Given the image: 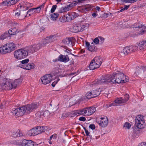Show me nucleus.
Segmentation results:
<instances>
[{
  "label": "nucleus",
  "mask_w": 146,
  "mask_h": 146,
  "mask_svg": "<svg viewBox=\"0 0 146 146\" xmlns=\"http://www.w3.org/2000/svg\"><path fill=\"white\" fill-rule=\"evenodd\" d=\"M129 81L128 78L125 76L123 73L118 72L117 73L113 74L112 75H106L102 76L100 80H98L96 83L92 84V87L96 86L97 84L106 83L108 84L123 83Z\"/></svg>",
  "instance_id": "nucleus-1"
},
{
  "label": "nucleus",
  "mask_w": 146,
  "mask_h": 146,
  "mask_svg": "<svg viewBox=\"0 0 146 146\" xmlns=\"http://www.w3.org/2000/svg\"><path fill=\"white\" fill-rule=\"evenodd\" d=\"M41 47L40 44H34L25 48L18 49L14 52V57L18 60L25 58L29 54H33L37 51Z\"/></svg>",
  "instance_id": "nucleus-2"
},
{
  "label": "nucleus",
  "mask_w": 146,
  "mask_h": 146,
  "mask_svg": "<svg viewBox=\"0 0 146 146\" xmlns=\"http://www.w3.org/2000/svg\"><path fill=\"white\" fill-rule=\"evenodd\" d=\"M22 81L21 78L16 79L14 80L9 78L4 79L3 82L0 84V91L16 88Z\"/></svg>",
  "instance_id": "nucleus-3"
},
{
  "label": "nucleus",
  "mask_w": 146,
  "mask_h": 146,
  "mask_svg": "<svg viewBox=\"0 0 146 146\" xmlns=\"http://www.w3.org/2000/svg\"><path fill=\"white\" fill-rule=\"evenodd\" d=\"M102 63V59L99 57H96L91 62L89 68L90 70H94L98 68Z\"/></svg>",
  "instance_id": "nucleus-4"
},
{
  "label": "nucleus",
  "mask_w": 146,
  "mask_h": 146,
  "mask_svg": "<svg viewBox=\"0 0 146 146\" xmlns=\"http://www.w3.org/2000/svg\"><path fill=\"white\" fill-rule=\"evenodd\" d=\"M137 49V47L135 46H131L125 47L123 51L119 53V55L122 57H124L128 54Z\"/></svg>",
  "instance_id": "nucleus-5"
},
{
  "label": "nucleus",
  "mask_w": 146,
  "mask_h": 146,
  "mask_svg": "<svg viewBox=\"0 0 146 146\" xmlns=\"http://www.w3.org/2000/svg\"><path fill=\"white\" fill-rule=\"evenodd\" d=\"M136 24V26H134V27L135 28L136 30L137 31L136 33L137 35H142L144 34L146 32L145 26L140 23H138Z\"/></svg>",
  "instance_id": "nucleus-6"
},
{
  "label": "nucleus",
  "mask_w": 146,
  "mask_h": 146,
  "mask_svg": "<svg viewBox=\"0 0 146 146\" xmlns=\"http://www.w3.org/2000/svg\"><path fill=\"white\" fill-rule=\"evenodd\" d=\"M24 107H22L16 109L12 111V113L15 117H19L23 115L25 112Z\"/></svg>",
  "instance_id": "nucleus-7"
},
{
  "label": "nucleus",
  "mask_w": 146,
  "mask_h": 146,
  "mask_svg": "<svg viewBox=\"0 0 146 146\" xmlns=\"http://www.w3.org/2000/svg\"><path fill=\"white\" fill-rule=\"evenodd\" d=\"M38 106V104L36 103L32 104H28L24 106L25 108V112L29 113L31 112L33 110L36 109Z\"/></svg>",
  "instance_id": "nucleus-8"
},
{
  "label": "nucleus",
  "mask_w": 146,
  "mask_h": 146,
  "mask_svg": "<svg viewBox=\"0 0 146 146\" xmlns=\"http://www.w3.org/2000/svg\"><path fill=\"white\" fill-rule=\"evenodd\" d=\"M40 79L42 83L46 85L48 84L52 81V76L50 74H47L42 77Z\"/></svg>",
  "instance_id": "nucleus-9"
},
{
  "label": "nucleus",
  "mask_w": 146,
  "mask_h": 146,
  "mask_svg": "<svg viewBox=\"0 0 146 146\" xmlns=\"http://www.w3.org/2000/svg\"><path fill=\"white\" fill-rule=\"evenodd\" d=\"M69 60V58L68 56L61 54L57 58L53 59L52 61L54 62L59 61L66 63Z\"/></svg>",
  "instance_id": "nucleus-10"
},
{
  "label": "nucleus",
  "mask_w": 146,
  "mask_h": 146,
  "mask_svg": "<svg viewBox=\"0 0 146 146\" xmlns=\"http://www.w3.org/2000/svg\"><path fill=\"white\" fill-rule=\"evenodd\" d=\"M22 146H38V144L30 140H23L21 143Z\"/></svg>",
  "instance_id": "nucleus-11"
},
{
  "label": "nucleus",
  "mask_w": 146,
  "mask_h": 146,
  "mask_svg": "<svg viewBox=\"0 0 146 146\" xmlns=\"http://www.w3.org/2000/svg\"><path fill=\"white\" fill-rule=\"evenodd\" d=\"M85 112H86V111H85V108H84L81 110L72 111L71 113V116L74 117L76 115H80L86 116Z\"/></svg>",
  "instance_id": "nucleus-12"
},
{
  "label": "nucleus",
  "mask_w": 146,
  "mask_h": 146,
  "mask_svg": "<svg viewBox=\"0 0 146 146\" xmlns=\"http://www.w3.org/2000/svg\"><path fill=\"white\" fill-rule=\"evenodd\" d=\"M92 7V6L91 5L86 4L82 6L79 7L78 10L80 12L82 13H86L91 9Z\"/></svg>",
  "instance_id": "nucleus-13"
},
{
  "label": "nucleus",
  "mask_w": 146,
  "mask_h": 146,
  "mask_svg": "<svg viewBox=\"0 0 146 146\" xmlns=\"http://www.w3.org/2000/svg\"><path fill=\"white\" fill-rule=\"evenodd\" d=\"M5 45L8 53L11 52L15 49V45L13 42H8Z\"/></svg>",
  "instance_id": "nucleus-14"
},
{
  "label": "nucleus",
  "mask_w": 146,
  "mask_h": 146,
  "mask_svg": "<svg viewBox=\"0 0 146 146\" xmlns=\"http://www.w3.org/2000/svg\"><path fill=\"white\" fill-rule=\"evenodd\" d=\"M108 123V120L106 116H103L100 118L99 122L100 125L102 127L106 126Z\"/></svg>",
  "instance_id": "nucleus-15"
},
{
  "label": "nucleus",
  "mask_w": 146,
  "mask_h": 146,
  "mask_svg": "<svg viewBox=\"0 0 146 146\" xmlns=\"http://www.w3.org/2000/svg\"><path fill=\"white\" fill-rule=\"evenodd\" d=\"M72 31L74 33L81 32V23L77 22L74 24L72 28Z\"/></svg>",
  "instance_id": "nucleus-16"
},
{
  "label": "nucleus",
  "mask_w": 146,
  "mask_h": 146,
  "mask_svg": "<svg viewBox=\"0 0 146 146\" xmlns=\"http://www.w3.org/2000/svg\"><path fill=\"white\" fill-rule=\"evenodd\" d=\"M86 46L88 50L91 52H94L96 50V47L95 45V44L93 42L90 44L88 42H86Z\"/></svg>",
  "instance_id": "nucleus-17"
},
{
  "label": "nucleus",
  "mask_w": 146,
  "mask_h": 146,
  "mask_svg": "<svg viewBox=\"0 0 146 146\" xmlns=\"http://www.w3.org/2000/svg\"><path fill=\"white\" fill-rule=\"evenodd\" d=\"M124 103L123 99L121 98H117L114 102L112 103L111 104L109 105L110 107L112 106H117L119 104Z\"/></svg>",
  "instance_id": "nucleus-18"
},
{
  "label": "nucleus",
  "mask_w": 146,
  "mask_h": 146,
  "mask_svg": "<svg viewBox=\"0 0 146 146\" xmlns=\"http://www.w3.org/2000/svg\"><path fill=\"white\" fill-rule=\"evenodd\" d=\"M36 67L35 65L33 63H28L25 65H23L21 68L26 70H30L35 68Z\"/></svg>",
  "instance_id": "nucleus-19"
},
{
  "label": "nucleus",
  "mask_w": 146,
  "mask_h": 146,
  "mask_svg": "<svg viewBox=\"0 0 146 146\" xmlns=\"http://www.w3.org/2000/svg\"><path fill=\"white\" fill-rule=\"evenodd\" d=\"M74 39V38L72 37L66 38L62 40V42L65 44L67 45L68 46H70V45L72 42L73 40Z\"/></svg>",
  "instance_id": "nucleus-20"
},
{
  "label": "nucleus",
  "mask_w": 146,
  "mask_h": 146,
  "mask_svg": "<svg viewBox=\"0 0 146 146\" xmlns=\"http://www.w3.org/2000/svg\"><path fill=\"white\" fill-rule=\"evenodd\" d=\"M54 40V37L53 36H50L46 37L44 40V44L49 43L51 42Z\"/></svg>",
  "instance_id": "nucleus-21"
},
{
  "label": "nucleus",
  "mask_w": 146,
  "mask_h": 146,
  "mask_svg": "<svg viewBox=\"0 0 146 146\" xmlns=\"http://www.w3.org/2000/svg\"><path fill=\"white\" fill-rule=\"evenodd\" d=\"M72 20L70 15H69V13H68V14L65 16L62 17V19H61V21L63 22H65Z\"/></svg>",
  "instance_id": "nucleus-22"
},
{
  "label": "nucleus",
  "mask_w": 146,
  "mask_h": 146,
  "mask_svg": "<svg viewBox=\"0 0 146 146\" xmlns=\"http://www.w3.org/2000/svg\"><path fill=\"white\" fill-rule=\"evenodd\" d=\"M28 134L31 136H34L38 135L36 127L35 128H33L29 130L28 132Z\"/></svg>",
  "instance_id": "nucleus-23"
},
{
  "label": "nucleus",
  "mask_w": 146,
  "mask_h": 146,
  "mask_svg": "<svg viewBox=\"0 0 146 146\" xmlns=\"http://www.w3.org/2000/svg\"><path fill=\"white\" fill-rule=\"evenodd\" d=\"M90 26V24L88 23H81V31L82 32L88 29Z\"/></svg>",
  "instance_id": "nucleus-24"
},
{
  "label": "nucleus",
  "mask_w": 146,
  "mask_h": 146,
  "mask_svg": "<svg viewBox=\"0 0 146 146\" xmlns=\"http://www.w3.org/2000/svg\"><path fill=\"white\" fill-rule=\"evenodd\" d=\"M8 53L5 44L0 47V53L2 54H5Z\"/></svg>",
  "instance_id": "nucleus-25"
},
{
  "label": "nucleus",
  "mask_w": 146,
  "mask_h": 146,
  "mask_svg": "<svg viewBox=\"0 0 146 146\" xmlns=\"http://www.w3.org/2000/svg\"><path fill=\"white\" fill-rule=\"evenodd\" d=\"M145 121L135 122V124L136 127L139 129H142L144 127Z\"/></svg>",
  "instance_id": "nucleus-26"
},
{
  "label": "nucleus",
  "mask_w": 146,
  "mask_h": 146,
  "mask_svg": "<svg viewBox=\"0 0 146 146\" xmlns=\"http://www.w3.org/2000/svg\"><path fill=\"white\" fill-rule=\"evenodd\" d=\"M17 30L16 28H11L8 31V34L11 35H14L17 34Z\"/></svg>",
  "instance_id": "nucleus-27"
},
{
  "label": "nucleus",
  "mask_w": 146,
  "mask_h": 146,
  "mask_svg": "<svg viewBox=\"0 0 146 146\" xmlns=\"http://www.w3.org/2000/svg\"><path fill=\"white\" fill-rule=\"evenodd\" d=\"M78 2L76 0L73 1L72 3L70 4L69 5H67L66 6L67 8H68V11L70 10L74 7L76 5L78 4Z\"/></svg>",
  "instance_id": "nucleus-28"
},
{
  "label": "nucleus",
  "mask_w": 146,
  "mask_h": 146,
  "mask_svg": "<svg viewBox=\"0 0 146 146\" xmlns=\"http://www.w3.org/2000/svg\"><path fill=\"white\" fill-rule=\"evenodd\" d=\"M139 46L140 50H143L145 47L146 46V41L143 40L139 42Z\"/></svg>",
  "instance_id": "nucleus-29"
},
{
  "label": "nucleus",
  "mask_w": 146,
  "mask_h": 146,
  "mask_svg": "<svg viewBox=\"0 0 146 146\" xmlns=\"http://www.w3.org/2000/svg\"><path fill=\"white\" fill-rule=\"evenodd\" d=\"M36 128L38 134L44 132L46 130L45 127L43 126H37Z\"/></svg>",
  "instance_id": "nucleus-30"
},
{
  "label": "nucleus",
  "mask_w": 146,
  "mask_h": 146,
  "mask_svg": "<svg viewBox=\"0 0 146 146\" xmlns=\"http://www.w3.org/2000/svg\"><path fill=\"white\" fill-rule=\"evenodd\" d=\"M92 94H95L96 96H94V98L96 97L99 96L100 94V88L97 89H94V90H92Z\"/></svg>",
  "instance_id": "nucleus-31"
},
{
  "label": "nucleus",
  "mask_w": 146,
  "mask_h": 146,
  "mask_svg": "<svg viewBox=\"0 0 146 146\" xmlns=\"http://www.w3.org/2000/svg\"><path fill=\"white\" fill-rule=\"evenodd\" d=\"M89 111V114L90 115L94 113L96 111V108L94 107H90L89 108H87Z\"/></svg>",
  "instance_id": "nucleus-32"
},
{
  "label": "nucleus",
  "mask_w": 146,
  "mask_h": 146,
  "mask_svg": "<svg viewBox=\"0 0 146 146\" xmlns=\"http://www.w3.org/2000/svg\"><path fill=\"white\" fill-rule=\"evenodd\" d=\"M145 121L143 116L141 115H138L136 117L135 122Z\"/></svg>",
  "instance_id": "nucleus-33"
},
{
  "label": "nucleus",
  "mask_w": 146,
  "mask_h": 146,
  "mask_svg": "<svg viewBox=\"0 0 146 146\" xmlns=\"http://www.w3.org/2000/svg\"><path fill=\"white\" fill-rule=\"evenodd\" d=\"M96 96L95 94H92V90L90 91L87 92L86 95V96L87 98H94V96Z\"/></svg>",
  "instance_id": "nucleus-34"
},
{
  "label": "nucleus",
  "mask_w": 146,
  "mask_h": 146,
  "mask_svg": "<svg viewBox=\"0 0 146 146\" xmlns=\"http://www.w3.org/2000/svg\"><path fill=\"white\" fill-rule=\"evenodd\" d=\"M58 15V14L57 13L52 14L51 15L50 19L53 21H55L57 19Z\"/></svg>",
  "instance_id": "nucleus-35"
},
{
  "label": "nucleus",
  "mask_w": 146,
  "mask_h": 146,
  "mask_svg": "<svg viewBox=\"0 0 146 146\" xmlns=\"http://www.w3.org/2000/svg\"><path fill=\"white\" fill-rule=\"evenodd\" d=\"M68 13L72 20H73L75 18L78 16V14L75 12H69Z\"/></svg>",
  "instance_id": "nucleus-36"
},
{
  "label": "nucleus",
  "mask_w": 146,
  "mask_h": 146,
  "mask_svg": "<svg viewBox=\"0 0 146 146\" xmlns=\"http://www.w3.org/2000/svg\"><path fill=\"white\" fill-rule=\"evenodd\" d=\"M8 36V33L7 32L4 33L0 36V40H3Z\"/></svg>",
  "instance_id": "nucleus-37"
},
{
  "label": "nucleus",
  "mask_w": 146,
  "mask_h": 146,
  "mask_svg": "<svg viewBox=\"0 0 146 146\" xmlns=\"http://www.w3.org/2000/svg\"><path fill=\"white\" fill-rule=\"evenodd\" d=\"M68 11H69L68 8H67L66 6L65 7H62L60 8L59 11V12L60 13H62Z\"/></svg>",
  "instance_id": "nucleus-38"
},
{
  "label": "nucleus",
  "mask_w": 146,
  "mask_h": 146,
  "mask_svg": "<svg viewBox=\"0 0 146 146\" xmlns=\"http://www.w3.org/2000/svg\"><path fill=\"white\" fill-rule=\"evenodd\" d=\"M29 61V60L28 59H25L22 60L21 62V64H20V67H22L23 65H25L27 64V63H28Z\"/></svg>",
  "instance_id": "nucleus-39"
},
{
  "label": "nucleus",
  "mask_w": 146,
  "mask_h": 146,
  "mask_svg": "<svg viewBox=\"0 0 146 146\" xmlns=\"http://www.w3.org/2000/svg\"><path fill=\"white\" fill-rule=\"evenodd\" d=\"M131 127V124L128 122L125 123L123 125V128L125 129H129Z\"/></svg>",
  "instance_id": "nucleus-40"
},
{
  "label": "nucleus",
  "mask_w": 146,
  "mask_h": 146,
  "mask_svg": "<svg viewBox=\"0 0 146 146\" xmlns=\"http://www.w3.org/2000/svg\"><path fill=\"white\" fill-rule=\"evenodd\" d=\"M40 8L39 7L35 9H30L31 11H34V12L36 13H38L40 11Z\"/></svg>",
  "instance_id": "nucleus-41"
},
{
  "label": "nucleus",
  "mask_w": 146,
  "mask_h": 146,
  "mask_svg": "<svg viewBox=\"0 0 146 146\" xmlns=\"http://www.w3.org/2000/svg\"><path fill=\"white\" fill-rule=\"evenodd\" d=\"M49 115V112L48 111H44L43 114V115L46 117H48Z\"/></svg>",
  "instance_id": "nucleus-42"
},
{
  "label": "nucleus",
  "mask_w": 146,
  "mask_h": 146,
  "mask_svg": "<svg viewBox=\"0 0 146 146\" xmlns=\"http://www.w3.org/2000/svg\"><path fill=\"white\" fill-rule=\"evenodd\" d=\"M57 138V135L56 134H54L52 135L51 136L50 138V140H55Z\"/></svg>",
  "instance_id": "nucleus-43"
},
{
  "label": "nucleus",
  "mask_w": 146,
  "mask_h": 146,
  "mask_svg": "<svg viewBox=\"0 0 146 146\" xmlns=\"http://www.w3.org/2000/svg\"><path fill=\"white\" fill-rule=\"evenodd\" d=\"M129 98V96L128 95L126 94L124 96V98L123 99V101L125 103L127 101Z\"/></svg>",
  "instance_id": "nucleus-44"
},
{
  "label": "nucleus",
  "mask_w": 146,
  "mask_h": 146,
  "mask_svg": "<svg viewBox=\"0 0 146 146\" xmlns=\"http://www.w3.org/2000/svg\"><path fill=\"white\" fill-rule=\"evenodd\" d=\"M129 5H125L124 6V7L123 8L121 9L119 11H118V12H122L124 10H127L129 8Z\"/></svg>",
  "instance_id": "nucleus-45"
},
{
  "label": "nucleus",
  "mask_w": 146,
  "mask_h": 146,
  "mask_svg": "<svg viewBox=\"0 0 146 146\" xmlns=\"http://www.w3.org/2000/svg\"><path fill=\"white\" fill-rule=\"evenodd\" d=\"M57 6L56 5H54L52 6V7L50 11L51 13H52L54 12Z\"/></svg>",
  "instance_id": "nucleus-46"
},
{
  "label": "nucleus",
  "mask_w": 146,
  "mask_h": 146,
  "mask_svg": "<svg viewBox=\"0 0 146 146\" xmlns=\"http://www.w3.org/2000/svg\"><path fill=\"white\" fill-rule=\"evenodd\" d=\"M60 79H58L57 80H56L54 82H53L51 85L53 87H54L55 85L57 84L59 80Z\"/></svg>",
  "instance_id": "nucleus-47"
},
{
  "label": "nucleus",
  "mask_w": 146,
  "mask_h": 146,
  "mask_svg": "<svg viewBox=\"0 0 146 146\" xmlns=\"http://www.w3.org/2000/svg\"><path fill=\"white\" fill-rule=\"evenodd\" d=\"M99 41L100 40L98 37V38H96L94 39L93 42L94 43V44L95 43L96 44H98Z\"/></svg>",
  "instance_id": "nucleus-48"
},
{
  "label": "nucleus",
  "mask_w": 146,
  "mask_h": 146,
  "mask_svg": "<svg viewBox=\"0 0 146 146\" xmlns=\"http://www.w3.org/2000/svg\"><path fill=\"white\" fill-rule=\"evenodd\" d=\"M79 120L80 121H84L86 120V118L84 117H81L79 118Z\"/></svg>",
  "instance_id": "nucleus-49"
},
{
  "label": "nucleus",
  "mask_w": 146,
  "mask_h": 146,
  "mask_svg": "<svg viewBox=\"0 0 146 146\" xmlns=\"http://www.w3.org/2000/svg\"><path fill=\"white\" fill-rule=\"evenodd\" d=\"M85 111H86V112H85L86 116H90V114L88 113L89 111L87 108H85Z\"/></svg>",
  "instance_id": "nucleus-50"
},
{
  "label": "nucleus",
  "mask_w": 146,
  "mask_h": 146,
  "mask_svg": "<svg viewBox=\"0 0 146 146\" xmlns=\"http://www.w3.org/2000/svg\"><path fill=\"white\" fill-rule=\"evenodd\" d=\"M89 127L90 128L93 130L95 128V126L94 124H91L89 125Z\"/></svg>",
  "instance_id": "nucleus-51"
},
{
  "label": "nucleus",
  "mask_w": 146,
  "mask_h": 146,
  "mask_svg": "<svg viewBox=\"0 0 146 146\" xmlns=\"http://www.w3.org/2000/svg\"><path fill=\"white\" fill-rule=\"evenodd\" d=\"M98 38L100 40V41L102 43L104 42V38L103 37H98Z\"/></svg>",
  "instance_id": "nucleus-52"
},
{
  "label": "nucleus",
  "mask_w": 146,
  "mask_h": 146,
  "mask_svg": "<svg viewBox=\"0 0 146 146\" xmlns=\"http://www.w3.org/2000/svg\"><path fill=\"white\" fill-rule=\"evenodd\" d=\"M20 11L19 12H16L15 13V16L16 17H18L20 15Z\"/></svg>",
  "instance_id": "nucleus-53"
},
{
  "label": "nucleus",
  "mask_w": 146,
  "mask_h": 146,
  "mask_svg": "<svg viewBox=\"0 0 146 146\" xmlns=\"http://www.w3.org/2000/svg\"><path fill=\"white\" fill-rule=\"evenodd\" d=\"M67 116V115L66 113H63L62 114V116L61 118H64L65 117H66Z\"/></svg>",
  "instance_id": "nucleus-54"
},
{
  "label": "nucleus",
  "mask_w": 146,
  "mask_h": 146,
  "mask_svg": "<svg viewBox=\"0 0 146 146\" xmlns=\"http://www.w3.org/2000/svg\"><path fill=\"white\" fill-rule=\"evenodd\" d=\"M139 146H146V143L142 142L139 145Z\"/></svg>",
  "instance_id": "nucleus-55"
},
{
  "label": "nucleus",
  "mask_w": 146,
  "mask_h": 146,
  "mask_svg": "<svg viewBox=\"0 0 146 146\" xmlns=\"http://www.w3.org/2000/svg\"><path fill=\"white\" fill-rule=\"evenodd\" d=\"M85 132L86 133V135L87 136L89 135L90 133L88 131V130L86 129H85Z\"/></svg>",
  "instance_id": "nucleus-56"
},
{
  "label": "nucleus",
  "mask_w": 146,
  "mask_h": 146,
  "mask_svg": "<svg viewBox=\"0 0 146 146\" xmlns=\"http://www.w3.org/2000/svg\"><path fill=\"white\" fill-rule=\"evenodd\" d=\"M92 16L93 17L95 18L97 17V14L96 13H94L92 14Z\"/></svg>",
  "instance_id": "nucleus-57"
},
{
  "label": "nucleus",
  "mask_w": 146,
  "mask_h": 146,
  "mask_svg": "<svg viewBox=\"0 0 146 146\" xmlns=\"http://www.w3.org/2000/svg\"><path fill=\"white\" fill-rule=\"evenodd\" d=\"M123 1L125 3H131L130 0H123Z\"/></svg>",
  "instance_id": "nucleus-58"
},
{
  "label": "nucleus",
  "mask_w": 146,
  "mask_h": 146,
  "mask_svg": "<svg viewBox=\"0 0 146 146\" xmlns=\"http://www.w3.org/2000/svg\"><path fill=\"white\" fill-rule=\"evenodd\" d=\"M96 9L98 11H101V9L98 6H97L96 7Z\"/></svg>",
  "instance_id": "nucleus-59"
},
{
  "label": "nucleus",
  "mask_w": 146,
  "mask_h": 146,
  "mask_svg": "<svg viewBox=\"0 0 146 146\" xmlns=\"http://www.w3.org/2000/svg\"><path fill=\"white\" fill-rule=\"evenodd\" d=\"M44 3H43L41 5H40L39 7H40V9H41V8H44Z\"/></svg>",
  "instance_id": "nucleus-60"
},
{
  "label": "nucleus",
  "mask_w": 146,
  "mask_h": 146,
  "mask_svg": "<svg viewBox=\"0 0 146 146\" xmlns=\"http://www.w3.org/2000/svg\"><path fill=\"white\" fill-rule=\"evenodd\" d=\"M86 0H76L78 3H82V1H85Z\"/></svg>",
  "instance_id": "nucleus-61"
},
{
  "label": "nucleus",
  "mask_w": 146,
  "mask_h": 146,
  "mask_svg": "<svg viewBox=\"0 0 146 146\" xmlns=\"http://www.w3.org/2000/svg\"><path fill=\"white\" fill-rule=\"evenodd\" d=\"M137 0H130L131 3H133L137 1Z\"/></svg>",
  "instance_id": "nucleus-62"
},
{
  "label": "nucleus",
  "mask_w": 146,
  "mask_h": 146,
  "mask_svg": "<svg viewBox=\"0 0 146 146\" xmlns=\"http://www.w3.org/2000/svg\"><path fill=\"white\" fill-rule=\"evenodd\" d=\"M142 69L143 70H146V67L145 66V67H143V68H142Z\"/></svg>",
  "instance_id": "nucleus-63"
},
{
  "label": "nucleus",
  "mask_w": 146,
  "mask_h": 146,
  "mask_svg": "<svg viewBox=\"0 0 146 146\" xmlns=\"http://www.w3.org/2000/svg\"><path fill=\"white\" fill-rule=\"evenodd\" d=\"M52 140H50V139L49 141V143L50 144H52V141H51Z\"/></svg>",
  "instance_id": "nucleus-64"
}]
</instances>
